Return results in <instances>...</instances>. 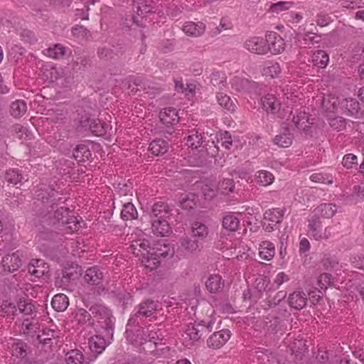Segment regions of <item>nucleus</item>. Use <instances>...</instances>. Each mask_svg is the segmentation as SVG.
Here are the masks:
<instances>
[{
    "instance_id": "49530a36",
    "label": "nucleus",
    "mask_w": 364,
    "mask_h": 364,
    "mask_svg": "<svg viewBox=\"0 0 364 364\" xmlns=\"http://www.w3.org/2000/svg\"><path fill=\"white\" fill-rule=\"evenodd\" d=\"M274 143L279 147H289L292 144V136L287 133L277 135L274 139Z\"/></svg>"
},
{
    "instance_id": "412c9836",
    "label": "nucleus",
    "mask_w": 364,
    "mask_h": 364,
    "mask_svg": "<svg viewBox=\"0 0 364 364\" xmlns=\"http://www.w3.org/2000/svg\"><path fill=\"white\" fill-rule=\"evenodd\" d=\"M191 233L193 238L203 240L208 235V228L206 225L202 223L195 222L192 224Z\"/></svg>"
},
{
    "instance_id": "a878e982",
    "label": "nucleus",
    "mask_w": 364,
    "mask_h": 364,
    "mask_svg": "<svg viewBox=\"0 0 364 364\" xmlns=\"http://www.w3.org/2000/svg\"><path fill=\"white\" fill-rule=\"evenodd\" d=\"M102 278V272L96 267L86 270L84 279L85 282L91 284H98Z\"/></svg>"
},
{
    "instance_id": "6e6d98bb",
    "label": "nucleus",
    "mask_w": 364,
    "mask_h": 364,
    "mask_svg": "<svg viewBox=\"0 0 364 364\" xmlns=\"http://www.w3.org/2000/svg\"><path fill=\"white\" fill-rule=\"evenodd\" d=\"M5 178L9 183L14 185L21 182L22 179L21 175L19 173L18 171L16 169L9 170L6 173Z\"/></svg>"
},
{
    "instance_id": "4d7b16f0",
    "label": "nucleus",
    "mask_w": 364,
    "mask_h": 364,
    "mask_svg": "<svg viewBox=\"0 0 364 364\" xmlns=\"http://www.w3.org/2000/svg\"><path fill=\"white\" fill-rule=\"evenodd\" d=\"M58 192L54 190L48 191H42L37 195L38 200H42L43 203L48 202L49 199L51 198V201L57 200L56 196H58Z\"/></svg>"
},
{
    "instance_id": "c9c22d12",
    "label": "nucleus",
    "mask_w": 364,
    "mask_h": 364,
    "mask_svg": "<svg viewBox=\"0 0 364 364\" xmlns=\"http://www.w3.org/2000/svg\"><path fill=\"white\" fill-rule=\"evenodd\" d=\"M312 62L318 68H325L329 61L328 55L323 50H317L311 56Z\"/></svg>"
},
{
    "instance_id": "5701e85b",
    "label": "nucleus",
    "mask_w": 364,
    "mask_h": 364,
    "mask_svg": "<svg viewBox=\"0 0 364 364\" xmlns=\"http://www.w3.org/2000/svg\"><path fill=\"white\" fill-rule=\"evenodd\" d=\"M152 219L170 218L171 216L168 206L163 202L154 203L152 207Z\"/></svg>"
},
{
    "instance_id": "393cba45",
    "label": "nucleus",
    "mask_w": 364,
    "mask_h": 364,
    "mask_svg": "<svg viewBox=\"0 0 364 364\" xmlns=\"http://www.w3.org/2000/svg\"><path fill=\"white\" fill-rule=\"evenodd\" d=\"M341 102L338 97L330 95L323 97L322 106L326 112H333L340 108Z\"/></svg>"
},
{
    "instance_id": "c03bdc74",
    "label": "nucleus",
    "mask_w": 364,
    "mask_h": 364,
    "mask_svg": "<svg viewBox=\"0 0 364 364\" xmlns=\"http://www.w3.org/2000/svg\"><path fill=\"white\" fill-rule=\"evenodd\" d=\"M83 355L78 350H72L66 354L65 360L67 364H82Z\"/></svg>"
},
{
    "instance_id": "a211bd4d",
    "label": "nucleus",
    "mask_w": 364,
    "mask_h": 364,
    "mask_svg": "<svg viewBox=\"0 0 364 364\" xmlns=\"http://www.w3.org/2000/svg\"><path fill=\"white\" fill-rule=\"evenodd\" d=\"M218 105L230 112H234L236 110V105L232 100L227 94L223 92H218L215 95Z\"/></svg>"
},
{
    "instance_id": "bb28decb",
    "label": "nucleus",
    "mask_w": 364,
    "mask_h": 364,
    "mask_svg": "<svg viewBox=\"0 0 364 364\" xmlns=\"http://www.w3.org/2000/svg\"><path fill=\"white\" fill-rule=\"evenodd\" d=\"M283 215L284 213L279 208L269 209L264 214V220L277 225L282 221Z\"/></svg>"
},
{
    "instance_id": "2f4dec72",
    "label": "nucleus",
    "mask_w": 364,
    "mask_h": 364,
    "mask_svg": "<svg viewBox=\"0 0 364 364\" xmlns=\"http://www.w3.org/2000/svg\"><path fill=\"white\" fill-rule=\"evenodd\" d=\"M168 143L163 139H156L152 141L149 146V150L154 155L159 156L166 153L168 150Z\"/></svg>"
},
{
    "instance_id": "423d86ee",
    "label": "nucleus",
    "mask_w": 364,
    "mask_h": 364,
    "mask_svg": "<svg viewBox=\"0 0 364 364\" xmlns=\"http://www.w3.org/2000/svg\"><path fill=\"white\" fill-rule=\"evenodd\" d=\"M22 257L23 255L19 251L3 257L2 264L4 269L11 272L17 270L22 264Z\"/></svg>"
},
{
    "instance_id": "37998d69",
    "label": "nucleus",
    "mask_w": 364,
    "mask_h": 364,
    "mask_svg": "<svg viewBox=\"0 0 364 364\" xmlns=\"http://www.w3.org/2000/svg\"><path fill=\"white\" fill-rule=\"evenodd\" d=\"M121 217L125 220L135 219L137 217V210L134 205L131 203H125L121 211Z\"/></svg>"
},
{
    "instance_id": "f257e3e1",
    "label": "nucleus",
    "mask_w": 364,
    "mask_h": 364,
    "mask_svg": "<svg viewBox=\"0 0 364 364\" xmlns=\"http://www.w3.org/2000/svg\"><path fill=\"white\" fill-rule=\"evenodd\" d=\"M54 225L67 234L77 232L81 228V222L68 208L60 207L55 212ZM83 223V221H82Z\"/></svg>"
},
{
    "instance_id": "7ed1b4c3",
    "label": "nucleus",
    "mask_w": 364,
    "mask_h": 364,
    "mask_svg": "<svg viewBox=\"0 0 364 364\" xmlns=\"http://www.w3.org/2000/svg\"><path fill=\"white\" fill-rule=\"evenodd\" d=\"M80 126L85 130H90L95 136H102L106 132V124L98 119H90L87 115L82 116L80 121Z\"/></svg>"
},
{
    "instance_id": "1a4fd4ad",
    "label": "nucleus",
    "mask_w": 364,
    "mask_h": 364,
    "mask_svg": "<svg viewBox=\"0 0 364 364\" xmlns=\"http://www.w3.org/2000/svg\"><path fill=\"white\" fill-rule=\"evenodd\" d=\"M260 105L266 112L275 114L279 110L281 103L274 95L267 94L261 98Z\"/></svg>"
},
{
    "instance_id": "c85d7f7f",
    "label": "nucleus",
    "mask_w": 364,
    "mask_h": 364,
    "mask_svg": "<svg viewBox=\"0 0 364 364\" xmlns=\"http://www.w3.org/2000/svg\"><path fill=\"white\" fill-rule=\"evenodd\" d=\"M67 50L64 46L60 44H55L53 47L48 48L45 50V54L54 60L61 59L68 53Z\"/></svg>"
},
{
    "instance_id": "4c0bfd02",
    "label": "nucleus",
    "mask_w": 364,
    "mask_h": 364,
    "mask_svg": "<svg viewBox=\"0 0 364 364\" xmlns=\"http://www.w3.org/2000/svg\"><path fill=\"white\" fill-rule=\"evenodd\" d=\"M75 321L80 326H90L92 324L91 315L83 309L77 311L75 315Z\"/></svg>"
},
{
    "instance_id": "680f3d73",
    "label": "nucleus",
    "mask_w": 364,
    "mask_h": 364,
    "mask_svg": "<svg viewBox=\"0 0 364 364\" xmlns=\"http://www.w3.org/2000/svg\"><path fill=\"white\" fill-rule=\"evenodd\" d=\"M72 33L77 38H87L89 37V31L82 26H76L73 28Z\"/></svg>"
},
{
    "instance_id": "c756f323",
    "label": "nucleus",
    "mask_w": 364,
    "mask_h": 364,
    "mask_svg": "<svg viewBox=\"0 0 364 364\" xmlns=\"http://www.w3.org/2000/svg\"><path fill=\"white\" fill-rule=\"evenodd\" d=\"M255 181L261 186H267L274 182V176L268 171L260 170L255 173Z\"/></svg>"
},
{
    "instance_id": "b1692460",
    "label": "nucleus",
    "mask_w": 364,
    "mask_h": 364,
    "mask_svg": "<svg viewBox=\"0 0 364 364\" xmlns=\"http://www.w3.org/2000/svg\"><path fill=\"white\" fill-rule=\"evenodd\" d=\"M52 307L57 311H64L69 305V299L65 294H58L53 297Z\"/></svg>"
},
{
    "instance_id": "39448f33",
    "label": "nucleus",
    "mask_w": 364,
    "mask_h": 364,
    "mask_svg": "<svg viewBox=\"0 0 364 364\" xmlns=\"http://www.w3.org/2000/svg\"><path fill=\"white\" fill-rule=\"evenodd\" d=\"M268 52L272 54L281 53L284 50V39L275 32H270L266 36Z\"/></svg>"
},
{
    "instance_id": "f704fd0d",
    "label": "nucleus",
    "mask_w": 364,
    "mask_h": 364,
    "mask_svg": "<svg viewBox=\"0 0 364 364\" xmlns=\"http://www.w3.org/2000/svg\"><path fill=\"white\" fill-rule=\"evenodd\" d=\"M56 333L53 330L43 329L41 333L37 335V340L43 345L51 346L54 341H56Z\"/></svg>"
},
{
    "instance_id": "6e6552de",
    "label": "nucleus",
    "mask_w": 364,
    "mask_h": 364,
    "mask_svg": "<svg viewBox=\"0 0 364 364\" xmlns=\"http://www.w3.org/2000/svg\"><path fill=\"white\" fill-rule=\"evenodd\" d=\"M168 220L170 218L152 219L151 229L153 233L157 236H167L171 232Z\"/></svg>"
},
{
    "instance_id": "e2e57ef3",
    "label": "nucleus",
    "mask_w": 364,
    "mask_h": 364,
    "mask_svg": "<svg viewBox=\"0 0 364 364\" xmlns=\"http://www.w3.org/2000/svg\"><path fill=\"white\" fill-rule=\"evenodd\" d=\"M329 124L332 128L340 130L345 127L346 122L342 117H336L329 119Z\"/></svg>"
},
{
    "instance_id": "052dcab7",
    "label": "nucleus",
    "mask_w": 364,
    "mask_h": 364,
    "mask_svg": "<svg viewBox=\"0 0 364 364\" xmlns=\"http://www.w3.org/2000/svg\"><path fill=\"white\" fill-rule=\"evenodd\" d=\"M293 3L291 1H279L276 4H273L270 9L272 12L279 13L283 11H286L291 8Z\"/></svg>"
},
{
    "instance_id": "2eb2a0df",
    "label": "nucleus",
    "mask_w": 364,
    "mask_h": 364,
    "mask_svg": "<svg viewBox=\"0 0 364 364\" xmlns=\"http://www.w3.org/2000/svg\"><path fill=\"white\" fill-rule=\"evenodd\" d=\"M275 255L274 245L270 241H262L259 245V256L262 259L269 261Z\"/></svg>"
},
{
    "instance_id": "0e129e2a",
    "label": "nucleus",
    "mask_w": 364,
    "mask_h": 364,
    "mask_svg": "<svg viewBox=\"0 0 364 364\" xmlns=\"http://www.w3.org/2000/svg\"><path fill=\"white\" fill-rule=\"evenodd\" d=\"M289 280V277L284 272L278 273L274 279V284H276L277 287H280L285 282Z\"/></svg>"
},
{
    "instance_id": "ddd939ff",
    "label": "nucleus",
    "mask_w": 364,
    "mask_h": 364,
    "mask_svg": "<svg viewBox=\"0 0 364 364\" xmlns=\"http://www.w3.org/2000/svg\"><path fill=\"white\" fill-rule=\"evenodd\" d=\"M205 286L210 293H216L220 291L223 287L221 276L218 274H210L205 282Z\"/></svg>"
},
{
    "instance_id": "3c124183",
    "label": "nucleus",
    "mask_w": 364,
    "mask_h": 364,
    "mask_svg": "<svg viewBox=\"0 0 364 364\" xmlns=\"http://www.w3.org/2000/svg\"><path fill=\"white\" fill-rule=\"evenodd\" d=\"M281 72V68L277 63H269L264 68V75L273 78L277 77Z\"/></svg>"
},
{
    "instance_id": "69168bd1",
    "label": "nucleus",
    "mask_w": 364,
    "mask_h": 364,
    "mask_svg": "<svg viewBox=\"0 0 364 364\" xmlns=\"http://www.w3.org/2000/svg\"><path fill=\"white\" fill-rule=\"evenodd\" d=\"M203 193L206 199H210L215 196L216 191L213 184H205L203 188Z\"/></svg>"
},
{
    "instance_id": "ea45409f",
    "label": "nucleus",
    "mask_w": 364,
    "mask_h": 364,
    "mask_svg": "<svg viewBox=\"0 0 364 364\" xmlns=\"http://www.w3.org/2000/svg\"><path fill=\"white\" fill-rule=\"evenodd\" d=\"M202 142L201 134L196 131H191L190 134L186 138V145L193 149L200 146Z\"/></svg>"
},
{
    "instance_id": "4be33fe9",
    "label": "nucleus",
    "mask_w": 364,
    "mask_h": 364,
    "mask_svg": "<svg viewBox=\"0 0 364 364\" xmlns=\"http://www.w3.org/2000/svg\"><path fill=\"white\" fill-rule=\"evenodd\" d=\"M204 330H205L204 325L196 323H189L186 329L185 335L191 340L197 341L200 338Z\"/></svg>"
},
{
    "instance_id": "f8f14e48",
    "label": "nucleus",
    "mask_w": 364,
    "mask_h": 364,
    "mask_svg": "<svg viewBox=\"0 0 364 364\" xmlns=\"http://www.w3.org/2000/svg\"><path fill=\"white\" fill-rule=\"evenodd\" d=\"M223 249H225V250L234 249V252L236 253V257L239 260L246 259L247 257V255L245 252L246 247H244L243 242L240 239L226 242Z\"/></svg>"
},
{
    "instance_id": "a19ab883",
    "label": "nucleus",
    "mask_w": 364,
    "mask_h": 364,
    "mask_svg": "<svg viewBox=\"0 0 364 364\" xmlns=\"http://www.w3.org/2000/svg\"><path fill=\"white\" fill-rule=\"evenodd\" d=\"M156 304L152 301H146L139 305L138 314L146 317L151 316L156 310Z\"/></svg>"
},
{
    "instance_id": "8fccbe9b",
    "label": "nucleus",
    "mask_w": 364,
    "mask_h": 364,
    "mask_svg": "<svg viewBox=\"0 0 364 364\" xmlns=\"http://www.w3.org/2000/svg\"><path fill=\"white\" fill-rule=\"evenodd\" d=\"M18 309L20 312L26 314L30 315L34 311L33 304L28 301V299H20L17 304Z\"/></svg>"
},
{
    "instance_id": "6ab92c4d",
    "label": "nucleus",
    "mask_w": 364,
    "mask_h": 364,
    "mask_svg": "<svg viewBox=\"0 0 364 364\" xmlns=\"http://www.w3.org/2000/svg\"><path fill=\"white\" fill-rule=\"evenodd\" d=\"M340 109L347 114L356 115L359 110V103L355 99L345 98L341 102Z\"/></svg>"
},
{
    "instance_id": "cd10ccee",
    "label": "nucleus",
    "mask_w": 364,
    "mask_h": 364,
    "mask_svg": "<svg viewBox=\"0 0 364 364\" xmlns=\"http://www.w3.org/2000/svg\"><path fill=\"white\" fill-rule=\"evenodd\" d=\"M89 346L92 352L100 354L105 349L106 343L102 337L95 336L89 339Z\"/></svg>"
},
{
    "instance_id": "7c9ffc66",
    "label": "nucleus",
    "mask_w": 364,
    "mask_h": 364,
    "mask_svg": "<svg viewBox=\"0 0 364 364\" xmlns=\"http://www.w3.org/2000/svg\"><path fill=\"white\" fill-rule=\"evenodd\" d=\"M8 345L11 348L13 355L16 357H23L25 355L26 346L24 343L14 338H10Z\"/></svg>"
},
{
    "instance_id": "e433bc0d",
    "label": "nucleus",
    "mask_w": 364,
    "mask_h": 364,
    "mask_svg": "<svg viewBox=\"0 0 364 364\" xmlns=\"http://www.w3.org/2000/svg\"><path fill=\"white\" fill-rule=\"evenodd\" d=\"M309 179L314 183H319L326 185H331L333 183V177L331 174L324 172L312 173Z\"/></svg>"
},
{
    "instance_id": "de8ad7c7",
    "label": "nucleus",
    "mask_w": 364,
    "mask_h": 364,
    "mask_svg": "<svg viewBox=\"0 0 364 364\" xmlns=\"http://www.w3.org/2000/svg\"><path fill=\"white\" fill-rule=\"evenodd\" d=\"M0 307L2 313L7 317H14L17 312L16 304L9 300L4 301Z\"/></svg>"
},
{
    "instance_id": "f03ea898",
    "label": "nucleus",
    "mask_w": 364,
    "mask_h": 364,
    "mask_svg": "<svg viewBox=\"0 0 364 364\" xmlns=\"http://www.w3.org/2000/svg\"><path fill=\"white\" fill-rule=\"evenodd\" d=\"M151 250L149 241L145 239L134 240L129 246V251L139 257L144 267L149 269L156 268L160 263L156 257H151Z\"/></svg>"
},
{
    "instance_id": "603ef678",
    "label": "nucleus",
    "mask_w": 364,
    "mask_h": 364,
    "mask_svg": "<svg viewBox=\"0 0 364 364\" xmlns=\"http://www.w3.org/2000/svg\"><path fill=\"white\" fill-rule=\"evenodd\" d=\"M321 228L320 222L318 220L310 221L309 224V231L316 240H320L323 237Z\"/></svg>"
},
{
    "instance_id": "473e14b6",
    "label": "nucleus",
    "mask_w": 364,
    "mask_h": 364,
    "mask_svg": "<svg viewBox=\"0 0 364 364\" xmlns=\"http://www.w3.org/2000/svg\"><path fill=\"white\" fill-rule=\"evenodd\" d=\"M173 251L172 248L168 245H157L156 247L152 248L151 257H156L159 261L160 257H166L172 256Z\"/></svg>"
},
{
    "instance_id": "338daca9",
    "label": "nucleus",
    "mask_w": 364,
    "mask_h": 364,
    "mask_svg": "<svg viewBox=\"0 0 364 364\" xmlns=\"http://www.w3.org/2000/svg\"><path fill=\"white\" fill-rule=\"evenodd\" d=\"M331 282V277L328 274L324 273L319 276L318 279V284L321 289H326L327 285Z\"/></svg>"
},
{
    "instance_id": "dca6fc26",
    "label": "nucleus",
    "mask_w": 364,
    "mask_h": 364,
    "mask_svg": "<svg viewBox=\"0 0 364 364\" xmlns=\"http://www.w3.org/2000/svg\"><path fill=\"white\" fill-rule=\"evenodd\" d=\"M231 85L232 89L240 92H250L255 84L247 79L235 76L232 79Z\"/></svg>"
},
{
    "instance_id": "774afa93",
    "label": "nucleus",
    "mask_w": 364,
    "mask_h": 364,
    "mask_svg": "<svg viewBox=\"0 0 364 364\" xmlns=\"http://www.w3.org/2000/svg\"><path fill=\"white\" fill-rule=\"evenodd\" d=\"M331 21V19L328 15L319 14L317 16L316 23L321 27L327 26Z\"/></svg>"
},
{
    "instance_id": "72a5a7b5",
    "label": "nucleus",
    "mask_w": 364,
    "mask_h": 364,
    "mask_svg": "<svg viewBox=\"0 0 364 364\" xmlns=\"http://www.w3.org/2000/svg\"><path fill=\"white\" fill-rule=\"evenodd\" d=\"M210 82L213 86L223 90L227 86V77L224 72L215 71L212 73Z\"/></svg>"
},
{
    "instance_id": "aec40b11",
    "label": "nucleus",
    "mask_w": 364,
    "mask_h": 364,
    "mask_svg": "<svg viewBox=\"0 0 364 364\" xmlns=\"http://www.w3.org/2000/svg\"><path fill=\"white\" fill-rule=\"evenodd\" d=\"M240 220L238 217L232 213H227L223 218V228L230 231H236L240 226Z\"/></svg>"
},
{
    "instance_id": "9d476101",
    "label": "nucleus",
    "mask_w": 364,
    "mask_h": 364,
    "mask_svg": "<svg viewBox=\"0 0 364 364\" xmlns=\"http://www.w3.org/2000/svg\"><path fill=\"white\" fill-rule=\"evenodd\" d=\"M206 26L204 23L198 21L197 23L188 21L183 26V31L189 36L198 37L202 36L205 31Z\"/></svg>"
},
{
    "instance_id": "a18cd8bd",
    "label": "nucleus",
    "mask_w": 364,
    "mask_h": 364,
    "mask_svg": "<svg viewBox=\"0 0 364 364\" xmlns=\"http://www.w3.org/2000/svg\"><path fill=\"white\" fill-rule=\"evenodd\" d=\"M26 105L23 100H16L11 105V114L15 117H19L26 112Z\"/></svg>"
},
{
    "instance_id": "09e8293b",
    "label": "nucleus",
    "mask_w": 364,
    "mask_h": 364,
    "mask_svg": "<svg viewBox=\"0 0 364 364\" xmlns=\"http://www.w3.org/2000/svg\"><path fill=\"white\" fill-rule=\"evenodd\" d=\"M181 245L184 250L189 252H196L199 249L198 241L187 237L182 240Z\"/></svg>"
},
{
    "instance_id": "20e7f679",
    "label": "nucleus",
    "mask_w": 364,
    "mask_h": 364,
    "mask_svg": "<svg viewBox=\"0 0 364 364\" xmlns=\"http://www.w3.org/2000/svg\"><path fill=\"white\" fill-rule=\"evenodd\" d=\"M244 46L252 53L264 55L268 53L266 38L262 37L254 36L247 39Z\"/></svg>"
},
{
    "instance_id": "5fc2aeb1",
    "label": "nucleus",
    "mask_w": 364,
    "mask_h": 364,
    "mask_svg": "<svg viewBox=\"0 0 364 364\" xmlns=\"http://www.w3.org/2000/svg\"><path fill=\"white\" fill-rule=\"evenodd\" d=\"M36 328L37 327L36 323L28 319H26L21 323V329L19 330V333L26 335H32L33 333L36 332Z\"/></svg>"
},
{
    "instance_id": "bf43d9fd",
    "label": "nucleus",
    "mask_w": 364,
    "mask_h": 364,
    "mask_svg": "<svg viewBox=\"0 0 364 364\" xmlns=\"http://www.w3.org/2000/svg\"><path fill=\"white\" fill-rule=\"evenodd\" d=\"M343 166L348 168H352L358 164V158L353 154H346L343 158Z\"/></svg>"
},
{
    "instance_id": "13d9d810",
    "label": "nucleus",
    "mask_w": 364,
    "mask_h": 364,
    "mask_svg": "<svg viewBox=\"0 0 364 364\" xmlns=\"http://www.w3.org/2000/svg\"><path fill=\"white\" fill-rule=\"evenodd\" d=\"M196 205V197L193 194L186 195L181 201V208L186 210L192 209Z\"/></svg>"
},
{
    "instance_id": "79ce46f5",
    "label": "nucleus",
    "mask_w": 364,
    "mask_h": 364,
    "mask_svg": "<svg viewBox=\"0 0 364 364\" xmlns=\"http://www.w3.org/2000/svg\"><path fill=\"white\" fill-rule=\"evenodd\" d=\"M292 121L298 129L305 130L308 127L309 117L305 111L296 112V115H294Z\"/></svg>"
},
{
    "instance_id": "4468645a",
    "label": "nucleus",
    "mask_w": 364,
    "mask_h": 364,
    "mask_svg": "<svg viewBox=\"0 0 364 364\" xmlns=\"http://www.w3.org/2000/svg\"><path fill=\"white\" fill-rule=\"evenodd\" d=\"M161 122L167 126L176 124L179 120L178 113L176 109L164 108L159 115Z\"/></svg>"
},
{
    "instance_id": "58836bf2",
    "label": "nucleus",
    "mask_w": 364,
    "mask_h": 364,
    "mask_svg": "<svg viewBox=\"0 0 364 364\" xmlns=\"http://www.w3.org/2000/svg\"><path fill=\"white\" fill-rule=\"evenodd\" d=\"M316 211L322 217L330 218L334 215L337 211L336 206L331 203L321 204L316 208Z\"/></svg>"
},
{
    "instance_id": "864d4df0",
    "label": "nucleus",
    "mask_w": 364,
    "mask_h": 364,
    "mask_svg": "<svg viewBox=\"0 0 364 364\" xmlns=\"http://www.w3.org/2000/svg\"><path fill=\"white\" fill-rule=\"evenodd\" d=\"M234 188L235 185L232 179L227 178L224 179L219 183L218 191L223 194H228L232 192Z\"/></svg>"
},
{
    "instance_id": "f3484780",
    "label": "nucleus",
    "mask_w": 364,
    "mask_h": 364,
    "mask_svg": "<svg viewBox=\"0 0 364 364\" xmlns=\"http://www.w3.org/2000/svg\"><path fill=\"white\" fill-rule=\"evenodd\" d=\"M307 302V298L304 292L294 291L289 296V304L296 309H303Z\"/></svg>"
},
{
    "instance_id": "9b49d317",
    "label": "nucleus",
    "mask_w": 364,
    "mask_h": 364,
    "mask_svg": "<svg viewBox=\"0 0 364 364\" xmlns=\"http://www.w3.org/2000/svg\"><path fill=\"white\" fill-rule=\"evenodd\" d=\"M28 272L36 278H41L49 272L48 266L42 259H33L28 267Z\"/></svg>"
},
{
    "instance_id": "0eeeda50",
    "label": "nucleus",
    "mask_w": 364,
    "mask_h": 364,
    "mask_svg": "<svg viewBox=\"0 0 364 364\" xmlns=\"http://www.w3.org/2000/svg\"><path fill=\"white\" fill-rule=\"evenodd\" d=\"M230 333L228 330H221L211 335L207 341L208 347L220 348L230 339Z\"/></svg>"
}]
</instances>
